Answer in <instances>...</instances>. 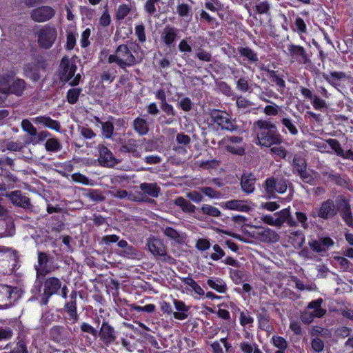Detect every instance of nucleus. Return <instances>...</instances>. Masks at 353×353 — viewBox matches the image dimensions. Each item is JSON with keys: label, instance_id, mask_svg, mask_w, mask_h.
Wrapping results in <instances>:
<instances>
[{"label": "nucleus", "instance_id": "f257e3e1", "mask_svg": "<svg viewBox=\"0 0 353 353\" xmlns=\"http://www.w3.org/2000/svg\"><path fill=\"white\" fill-rule=\"evenodd\" d=\"M253 128L256 134V144L270 148L283 142V138L277 127L270 121L258 120L254 123Z\"/></svg>", "mask_w": 353, "mask_h": 353}, {"label": "nucleus", "instance_id": "f03ea898", "mask_svg": "<svg viewBox=\"0 0 353 353\" xmlns=\"http://www.w3.org/2000/svg\"><path fill=\"white\" fill-rule=\"evenodd\" d=\"M141 60V57L137 59L134 57L127 45L121 44L116 49L115 54L108 57V61L109 63H116L120 68L124 70L140 63Z\"/></svg>", "mask_w": 353, "mask_h": 353}, {"label": "nucleus", "instance_id": "7ed1b4c3", "mask_svg": "<svg viewBox=\"0 0 353 353\" xmlns=\"http://www.w3.org/2000/svg\"><path fill=\"white\" fill-rule=\"evenodd\" d=\"M146 244L149 251L156 259L170 264L174 263L175 259L168 254L166 247L161 240L155 237H150L147 239Z\"/></svg>", "mask_w": 353, "mask_h": 353}, {"label": "nucleus", "instance_id": "20e7f679", "mask_svg": "<svg viewBox=\"0 0 353 353\" xmlns=\"http://www.w3.org/2000/svg\"><path fill=\"white\" fill-rule=\"evenodd\" d=\"M212 120L222 130L234 132L238 130L235 121L232 120L230 115L225 112L219 110H212L210 113Z\"/></svg>", "mask_w": 353, "mask_h": 353}, {"label": "nucleus", "instance_id": "39448f33", "mask_svg": "<svg viewBox=\"0 0 353 353\" xmlns=\"http://www.w3.org/2000/svg\"><path fill=\"white\" fill-rule=\"evenodd\" d=\"M37 37V42L41 48L49 49L54 44L57 32L54 28L44 26L35 32Z\"/></svg>", "mask_w": 353, "mask_h": 353}, {"label": "nucleus", "instance_id": "423d86ee", "mask_svg": "<svg viewBox=\"0 0 353 353\" xmlns=\"http://www.w3.org/2000/svg\"><path fill=\"white\" fill-rule=\"evenodd\" d=\"M61 281L59 279L52 276L45 279L43 282V293L41 296L40 303L41 305H46L50 298L53 295H59Z\"/></svg>", "mask_w": 353, "mask_h": 353}, {"label": "nucleus", "instance_id": "0eeeda50", "mask_svg": "<svg viewBox=\"0 0 353 353\" xmlns=\"http://www.w3.org/2000/svg\"><path fill=\"white\" fill-rule=\"evenodd\" d=\"M337 208L331 199L322 203L320 208H316L312 210L311 216L314 218L319 217L325 220L333 218L337 214Z\"/></svg>", "mask_w": 353, "mask_h": 353}, {"label": "nucleus", "instance_id": "6e6552de", "mask_svg": "<svg viewBox=\"0 0 353 353\" xmlns=\"http://www.w3.org/2000/svg\"><path fill=\"white\" fill-rule=\"evenodd\" d=\"M97 337L105 345L109 346L117 339V332L108 321H103L98 331Z\"/></svg>", "mask_w": 353, "mask_h": 353}, {"label": "nucleus", "instance_id": "1a4fd4ad", "mask_svg": "<svg viewBox=\"0 0 353 353\" xmlns=\"http://www.w3.org/2000/svg\"><path fill=\"white\" fill-rule=\"evenodd\" d=\"M98 150L99 152L98 161L101 166L112 168L121 162L114 157L112 152L106 146L99 145Z\"/></svg>", "mask_w": 353, "mask_h": 353}, {"label": "nucleus", "instance_id": "9d476101", "mask_svg": "<svg viewBox=\"0 0 353 353\" xmlns=\"http://www.w3.org/2000/svg\"><path fill=\"white\" fill-rule=\"evenodd\" d=\"M54 14L55 11L52 7L43 6L32 10L30 17L36 22H45L51 19Z\"/></svg>", "mask_w": 353, "mask_h": 353}, {"label": "nucleus", "instance_id": "9b49d317", "mask_svg": "<svg viewBox=\"0 0 353 353\" xmlns=\"http://www.w3.org/2000/svg\"><path fill=\"white\" fill-rule=\"evenodd\" d=\"M287 188V180L285 179L270 177L265 181V189L268 194H272L275 191L279 193H284Z\"/></svg>", "mask_w": 353, "mask_h": 353}, {"label": "nucleus", "instance_id": "f8f14e48", "mask_svg": "<svg viewBox=\"0 0 353 353\" xmlns=\"http://www.w3.org/2000/svg\"><path fill=\"white\" fill-rule=\"evenodd\" d=\"M12 202V203L16 206L22 208L26 210H32V205L30 203V199L23 195L21 191L15 190L12 191L9 194H6Z\"/></svg>", "mask_w": 353, "mask_h": 353}, {"label": "nucleus", "instance_id": "ddd939ff", "mask_svg": "<svg viewBox=\"0 0 353 353\" xmlns=\"http://www.w3.org/2000/svg\"><path fill=\"white\" fill-rule=\"evenodd\" d=\"M60 67L62 68L61 80L64 82H69L76 72L77 68L76 64L70 62L68 57H63Z\"/></svg>", "mask_w": 353, "mask_h": 353}, {"label": "nucleus", "instance_id": "4468645a", "mask_svg": "<svg viewBox=\"0 0 353 353\" xmlns=\"http://www.w3.org/2000/svg\"><path fill=\"white\" fill-rule=\"evenodd\" d=\"M52 257L43 252H38V266L36 267L37 276H45L52 272L53 269L48 265Z\"/></svg>", "mask_w": 353, "mask_h": 353}, {"label": "nucleus", "instance_id": "2eb2a0df", "mask_svg": "<svg viewBox=\"0 0 353 353\" xmlns=\"http://www.w3.org/2000/svg\"><path fill=\"white\" fill-rule=\"evenodd\" d=\"M288 50L292 59L301 63L305 64L309 62L310 59L306 53L305 50L300 46L290 44Z\"/></svg>", "mask_w": 353, "mask_h": 353}, {"label": "nucleus", "instance_id": "dca6fc26", "mask_svg": "<svg viewBox=\"0 0 353 353\" xmlns=\"http://www.w3.org/2000/svg\"><path fill=\"white\" fill-rule=\"evenodd\" d=\"M257 239L263 242L275 243L279 240V235L270 228H260L255 232Z\"/></svg>", "mask_w": 353, "mask_h": 353}, {"label": "nucleus", "instance_id": "f3484780", "mask_svg": "<svg viewBox=\"0 0 353 353\" xmlns=\"http://www.w3.org/2000/svg\"><path fill=\"white\" fill-rule=\"evenodd\" d=\"M276 219V226L281 227L283 223H286L290 227H296L297 223L293 219L288 208L282 210L274 214Z\"/></svg>", "mask_w": 353, "mask_h": 353}, {"label": "nucleus", "instance_id": "a211bd4d", "mask_svg": "<svg viewBox=\"0 0 353 353\" xmlns=\"http://www.w3.org/2000/svg\"><path fill=\"white\" fill-rule=\"evenodd\" d=\"M179 30L174 27L166 26L161 34V39L168 47L174 46L177 38Z\"/></svg>", "mask_w": 353, "mask_h": 353}, {"label": "nucleus", "instance_id": "6ab92c4d", "mask_svg": "<svg viewBox=\"0 0 353 353\" xmlns=\"http://www.w3.org/2000/svg\"><path fill=\"white\" fill-rule=\"evenodd\" d=\"M256 179L252 173H243L241 178V187L243 192L249 194L254 192Z\"/></svg>", "mask_w": 353, "mask_h": 353}, {"label": "nucleus", "instance_id": "aec40b11", "mask_svg": "<svg viewBox=\"0 0 353 353\" xmlns=\"http://www.w3.org/2000/svg\"><path fill=\"white\" fill-rule=\"evenodd\" d=\"M21 128L26 132L27 135L24 137V144H32V140L34 139L37 133L36 128L28 119H23L21 121Z\"/></svg>", "mask_w": 353, "mask_h": 353}, {"label": "nucleus", "instance_id": "412c9836", "mask_svg": "<svg viewBox=\"0 0 353 353\" xmlns=\"http://www.w3.org/2000/svg\"><path fill=\"white\" fill-rule=\"evenodd\" d=\"M327 143L330 145L331 148L334 150L338 156L341 157L343 159L353 161V151L349 150L346 152H344L338 140L330 139L327 140Z\"/></svg>", "mask_w": 353, "mask_h": 353}, {"label": "nucleus", "instance_id": "4be33fe9", "mask_svg": "<svg viewBox=\"0 0 353 353\" xmlns=\"http://www.w3.org/2000/svg\"><path fill=\"white\" fill-rule=\"evenodd\" d=\"M33 121L37 124H41L43 126L59 132L61 130V125L58 121L52 119L48 116H40L33 119Z\"/></svg>", "mask_w": 353, "mask_h": 353}, {"label": "nucleus", "instance_id": "5701e85b", "mask_svg": "<svg viewBox=\"0 0 353 353\" xmlns=\"http://www.w3.org/2000/svg\"><path fill=\"white\" fill-rule=\"evenodd\" d=\"M12 289L4 285H0V308H6L11 304Z\"/></svg>", "mask_w": 353, "mask_h": 353}, {"label": "nucleus", "instance_id": "b1692460", "mask_svg": "<svg viewBox=\"0 0 353 353\" xmlns=\"http://www.w3.org/2000/svg\"><path fill=\"white\" fill-rule=\"evenodd\" d=\"M139 188L144 194L152 198H157L161 192V188L157 183L144 182L140 184Z\"/></svg>", "mask_w": 353, "mask_h": 353}, {"label": "nucleus", "instance_id": "393cba45", "mask_svg": "<svg viewBox=\"0 0 353 353\" xmlns=\"http://www.w3.org/2000/svg\"><path fill=\"white\" fill-rule=\"evenodd\" d=\"M14 77L13 72L0 74V92L6 94L10 93L11 83L13 81Z\"/></svg>", "mask_w": 353, "mask_h": 353}, {"label": "nucleus", "instance_id": "a878e982", "mask_svg": "<svg viewBox=\"0 0 353 353\" xmlns=\"http://www.w3.org/2000/svg\"><path fill=\"white\" fill-rule=\"evenodd\" d=\"M137 141L134 139H130L125 141L121 146L119 150L121 152L132 153L136 158L141 157L140 152L137 150Z\"/></svg>", "mask_w": 353, "mask_h": 353}, {"label": "nucleus", "instance_id": "bb28decb", "mask_svg": "<svg viewBox=\"0 0 353 353\" xmlns=\"http://www.w3.org/2000/svg\"><path fill=\"white\" fill-rule=\"evenodd\" d=\"M223 207L228 210H237L240 212H248L250 210V207L242 200L234 199L228 201L224 203Z\"/></svg>", "mask_w": 353, "mask_h": 353}, {"label": "nucleus", "instance_id": "cd10ccee", "mask_svg": "<svg viewBox=\"0 0 353 353\" xmlns=\"http://www.w3.org/2000/svg\"><path fill=\"white\" fill-rule=\"evenodd\" d=\"M340 214L345 223L348 226L353 228V217L351 212V207L347 201H343L342 205L340 208Z\"/></svg>", "mask_w": 353, "mask_h": 353}, {"label": "nucleus", "instance_id": "c85d7f7f", "mask_svg": "<svg viewBox=\"0 0 353 353\" xmlns=\"http://www.w3.org/2000/svg\"><path fill=\"white\" fill-rule=\"evenodd\" d=\"M118 246L123 250H121L120 255L128 258H134L137 255V249L129 245L125 240H121L117 243Z\"/></svg>", "mask_w": 353, "mask_h": 353}, {"label": "nucleus", "instance_id": "c756f323", "mask_svg": "<svg viewBox=\"0 0 353 353\" xmlns=\"http://www.w3.org/2000/svg\"><path fill=\"white\" fill-rule=\"evenodd\" d=\"M163 233L170 239L175 241V243L181 244L184 241V236L183 234L179 232L176 230L172 227H163L161 228Z\"/></svg>", "mask_w": 353, "mask_h": 353}, {"label": "nucleus", "instance_id": "7c9ffc66", "mask_svg": "<svg viewBox=\"0 0 353 353\" xmlns=\"http://www.w3.org/2000/svg\"><path fill=\"white\" fill-rule=\"evenodd\" d=\"M280 121L283 128L288 130L291 135L296 136L298 134L299 130L296 125H298L299 121H295L289 117L281 116Z\"/></svg>", "mask_w": 353, "mask_h": 353}, {"label": "nucleus", "instance_id": "2f4dec72", "mask_svg": "<svg viewBox=\"0 0 353 353\" xmlns=\"http://www.w3.org/2000/svg\"><path fill=\"white\" fill-rule=\"evenodd\" d=\"M261 70L267 72L268 78L279 88L283 90L285 88V81L279 76L278 71L270 70L266 67H262Z\"/></svg>", "mask_w": 353, "mask_h": 353}, {"label": "nucleus", "instance_id": "473e14b6", "mask_svg": "<svg viewBox=\"0 0 353 353\" xmlns=\"http://www.w3.org/2000/svg\"><path fill=\"white\" fill-rule=\"evenodd\" d=\"M133 128L140 136L145 135L149 132V128L145 119L137 117L133 121Z\"/></svg>", "mask_w": 353, "mask_h": 353}, {"label": "nucleus", "instance_id": "72a5a7b5", "mask_svg": "<svg viewBox=\"0 0 353 353\" xmlns=\"http://www.w3.org/2000/svg\"><path fill=\"white\" fill-rule=\"evenodd\" d=\"M174 203L180 207L184 212L194 213L196 210L194 205L192 204L189 201L185 199L182 196H178L176 198Z\"/></svg>", "mask_w": 353, "mask_h": 353}, {"label": "nucleus", "instance_id": "f704fd0d", "mask_svg": "<svg viewBox=\"0 0 353 353\" xmlns=\"http://www.w3.org/2000/svg\"><path fill=\"white\" fill-rule=\"evenodd\" d=\"M323 299L320 298L310 302L307 305V309L313 310L312 312L317 318L322 317L326 313V310L321 307Z\"/></svg>", "mask_w": 353, "mask_h": 353}, {"label": "nucleus", "instance_id": "c9c22d12", "mask_svg": "<svg viewBox=\"0 0 353 353\" xmlns=\"http://www.w3.org/2000/svg\"><path fill=\"white\" fill-rule=\"evenodd\" d=\"M237 50L239 54L246 58L250 63H255L259 61L257 54L251 48L248 47H239Z\"/></svg>", "mask_w": 353, "mask_h": 353}, {"label": "nucleus", "instance_id": "e433bc0d", "mask_svg": "<svg viewBox=\"0 0 353 353\" xmlns=\"http://www.w3.org/2000/svg\"><path fill=\"white\" fill-rule=\"evenodd\" d=\"M307 162L304 157H303L299 154H296L294 155L292 166L293 168V173H296L299 170H303L304 168H307Z\"/></svg>", "mask_w": 353, "mask_h": 353}, {"label": "nucleus", "instance_id": "4c0bfd02", "mask_svg": "<svg viewBox=\"0 0 353 353\" xmlns=\"http://www.w3.org/2000/svg\"><path fill=\"white\" fill-rule=\"evenodd\" d=\"M84 196L94 202H101L105 199L103 192L97 189L86 190Z\"/></svg>", "mask_w": 353, "mask_h": 353}, {"label": "nucleus", "instance_id": "58836bf2", "mask_svg": "<svg viewBox=\"0 0 353 353\" xmlns=\"http://www.w3.org/2000/svg\"><path fill=\"white\" fill-rule=\"evenodd\" d=\"M24 71L26 76L34 81H37L40 79L38 66L34 63H28L24 67Z\"/></svg>", "mask_w": 353, "mask_h": 353}, {"label": "nucleus", "instance_id": "ea45409f", "mask_svg": "<svg viewBox=\"0 0 353 353\" xmlns=\"http://www.w3.org/2000/svg\"><path fill=\"white\" fill-rule=\"evenodd\" d=\"M207 283L211 288L219 293H224L227 290L225 283L219 278L215 279H210L207 281Z\"/></svg>", "mask_w": 353, "mask_h": 353}, {"label": "nucleus", "instance_id": "a19ab883", "mask_svg": "<svg viewBox=\"0 0 353 353\" xmlns=\"http://www.w3.org/2000/svg\"><path fill=\"white\" fill-rule=\"evenodd\" d=\"M26 83L23 79H13V81L11 83L10 93L18 96L21 95L26 88Z\"/></svg>", "mask_w": 353, "mask_h": 353}, {"label": "nucleus", "instance_id": "79ce46f5", "mask_svg": "<svg viewBox=\"0 0 353 353\" xmlns=\"http://www.w3.org/2000/svg\"><path fill=\"white\" fill-rule=\"evenodd\" d=\"M64 309L74 322H77L78 321L76 301H68L64 305Z\"/></svg>", "mask_w": 353, "mask_h": 353}, {"label": "nucleus", "instance_id": "37998d69", "mask_svg": "<svg viewBox=\"0 0 353 353\" xmlns=\"http://www.w3.org/2000/svg\"><path fill=\"white\" fill-rule=\"evenodd\" d=\"M46 150L51 152H57L61 150L62 145L56 138L48 139L45 143Z\"/></svg>", "mask_w": 353, "mask_h": 353}, {"label": "nucleus", "instance_id": "c03bdc74", "mask_svg": "<svg viewBox=\"0 0 353 353\" xmlns=\"http://www.w3.org/2000/svg\"><path fill=\"white\" fill-rule=\"evenodd\" d=\"M323 77L329 83L332 85H335L336 84L335 79L341 80L345 79L346 77V74L343 72H332L330 75L324 73L323 74Z\"/></svg>", "mask_w": 353, "mask_h": 353}, {"label": "nucleus", "instance_id": "a18cd8bd", "mask_svg": "<svg viewBox=\"0 0 353 353\" xmlns=\"http://www.w3.org/2000/svg\"><path fill=\"white\" fill-rule=\"evenodd\" d=\"M117 71L113 68L105 67L103 72L101 74V81H107L109 83H112L116 77Z\"/></svg>", "mask_w": 353, "mask_h": 353}, {"label": "nucleus", "instance_id": "49530a36", "mask_svg": "<svg viewBox=\"0 0 353 353\" xmlns=\"http://www.w3.org/2000/svg\"><path fill=\"white\" fill-rule=\"evenodd\" d=\"M200 210L203 214L209 216L219 217L221 214V211L218 208L208 204H203Z\"/></svg>", "mask_w": 353, "mask_h": 353}, {"label": "nucleus", "instance_id": "de8ad7c7", "mask_svg": "<svg viewBox=\"0 0 353 353\" xmlns=\"http://www.w3.org/2000/svg\"><path fill=\"white\" fill-rule=\"evenodd\" d=\"M236 88L241 92H251L252 88L246 77H240L236 82Z\"/></svg>", "mask_w": 353, "mask_h": 353}, {"label": "nucleus", "instance_id": "09e8293b", "mask_svg": "<svg viewBox=\"0 0 353 353\" xmlns=\"http://www.w3.org/2000/svg\"><path fill=\"white\" fill-rule=\"evenodd\" d=\"M132 6L128 4L120 5L116 12V19L117 20L124 19L131 12Z\"/></svg>", "mask_w": 353, "mask_h": 353}, {"label": "nucleus", "instance_id": "8fccbe9b", "mask_svg": "<svg viewBox=\"0 0 353 353\" xmlns=\"http://www.w3.org/2000/svg\"><path fill=\"white\" fill-rule=\"evenodd\" d=\"M114 125L112 121H105L104 123H101V130L102 134L106 139H110L112 137L114 133Z\"/></svg>", "mask_w": 353, "mask_h": 353}, {"label": "nucleus", "instance_id": "3c124183", "mask_svg": "<svg viewBox=\"0 0 353 353\" xmlns=\"http://www.w3.org/2000/svg\"><path fill=\"white\" fill-rule=\"evenodd\" d=\"M82 91L81 88H71L68 91L67 100L69 103L74 104L77 102L79 95Z\"/></svg>", "mask_w": 353, "mask_h": 353}, {"label": "nucleus", "instance_id": "603ef678", "mask_svg": "<svg viewBox=\"0 0 353 353\" xmlns=\"http://www.w3.org/2000/svg\"><path fill=\"white\" fill-rule=\"evenodd\" d=\"M161 0H147L144 4V10L148 15L152 16L157 12L156 6Z\"/></svg>", "mask_w": 353, "mask_h": 353}, {"label": "nucleus", "instance_id": "864d4df0", "mask_svg": "<svg viewBox=\"0 0 353 353\" xmlns=\"http://www.w3.org/2000/svg\"><path fill=\"white\" fill-rule=\"evenodd\" d=\"M216 86L218 90L227 97H232L234 94L230 85L225 81H219L216 83Z\"/></svg>", "mask_w": 353, "mask_h": 353}, {"label": "nucleus", "instance_id": "5fc2aeb1", "mask_svg": "<svg viewBox=\"0 0 353 353\" xmlns=\"http://www.w3.org/2000/svg\"><path fill=\"white\" fill-rule=\"evenodd\" d=\"M135 35L137 37L140 43H144L146 41L145 28L143 23L136 26Z\"/></svg>", "mask_w": 353, "mask_h": 353}, {"label": "nucleus", "instance_id": "6e6d98bb", "mask_svg": "<svg viewBox=\"0 0 353 353\" xmlns=\"http://www.w3.org/2000/svg\"><path fill=\"white\" fill-rule=\"evenodd\" d=\"M201 192L211 199H219L221 196L220 192L211 187H203L201 188Z\"/></svg>", "mask_w": 353, "mask_h": 353}, {"label": "nucleus", "instance_id": "4d7b16f0", "mask_svg": "<svg viewBox=\"0 0 353 353\" xmlns=\"http://www.w3.org/2000/svg\"><path fill=\"white\" fill-rule=\"evenodd\" d=\"M295 174H297L304 183L312 184L314 182V177L307 170V168H304L303 170H299Z\"/></svg>", "mask_w": 353, "mask_h": 353}, {"label": "nucleus", "instance_id": "13d9d810", "mask_svg": "<svg viewBox=\"0 0 353 353\" xmlns=\"http://www.w3.org/2000/svg\"><path fill=\"white\" fill-rule=\"evenodd\" d=\"M176 11L181 17H185L190 15L191 7L186 3H181L177 6Z\"/></svg>", "mask_w": 353, "mask_h": 353}, {"label": "nucleus", "instance_id": "bf43d9fd", "mask_svg": "<svg viewBox=\"0 0 353 353\" xmlns=\"http://www.w3.org/2000/svg\"><path fill=\"white\" fill-rule=\"evenodd\" d=\"M297 224L301 223V225L304 229L308 228L307 216L306 214L301 212H296L295 213Z\"/></svg>", "mask_w": 353, "mask_h": 353}, {"label": "nucleus", "instance_id": "052dcab7", "mask_svg": "<svg viewBox=\"0 0 353 353\" xmlns=\"http://www.w3.org/2000/svg\"><path fill=\"white\" fill-rule=\"evenodd\" d=\"M179 106L185 112H189L192 109L193 103L188 97H184L179 101Z\"/></svg>", "mask_w": 353, "mask_h": 353}, {"label": "nucleus", "instance_id": "680f3d73", "mask_svg": "<svg viewBox=\"0 0 353 353\" xmlns=\"http://www.w3.org/2000/svg\"><path fill=\"white\" fill-rule=\"evenodd\" d=\"M313 312H310L307 310H305L301 314V320L305 324L311 323L314 319L316 317V315L314 314Z\"/></svg>", "mask_w": 353, "mask_h": 353}, {"label": "nucleus", "instance_id": "e2e57ef3", "mask_svg": "<svg viewBox=\"0 0 353 353\" xmlns=\"http://www.w3.org/2000/svg\"><path fill=\"white\" fill-rule=\"evenodd\" d=\"M50 136V133L46 130H42L41 132H37L36 137L34 139L32 140V145H37L42 141H43L46 139Z\"/></svg>", "mask_w": 353, "mask_h": 353}, {"label": "nucleus", "instance_id": "0e129e2a", "mask_svg": "<svg viewBox=\"0 0 353 353\" xmlns=\"http://www.w3.org/2000/svg\"><path fill=\"white\" fill-rule=\"evenodd\" d=\"M272 340L274 345L279 350H285L288 347V342L284 338L274 336Z\"/></svg>", "mask_w": 353, "mask_h": 353}, {"label": "nucleus", "instance_id": "69168bd1", "mask_svg": "<svg viewBox=\"0 0 353 353\" xmlns=\"http://www.w3.org/2000/svg\"><path fill=\"white\" fill-rule=\"evenodd\" d=\"M9 353H28L25 341H19Z\"/></svg>", "mask_w": 353, "mask_h": 353}, {"label": "nucleus", "instance_id": "338daca9", "mask_svg": "<svg viewBox=\"0 0 353 353\" xmlns=\"http://www.w3.org/2000/svg\"><path fill=\"white\" fill-rule=\"evenodd\" d=\"M352 329L348 327L342 326L337 328L335 331V334L339 338L345 339L350 335Z\"/></svg>", "mask_w": 353, "mask_h": 353}, {"label": "nucleus", "instance_id": "774afa93", "mask_svg": "<svg viewBox=\"0 0 353 353\" xmlns=\"http://www.w3.org/2000/svg\"><path fill=\"white\" fill-rule=\"evenodd\" d=\"M311 345L313 350L316 352H322L325 347L324 342L318 337H316L312 341Z\"/></svg>", "mask_w": 353, "mask_h": 353}]
</instances>
